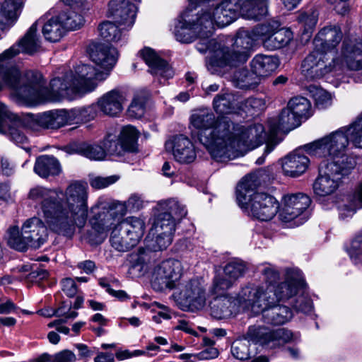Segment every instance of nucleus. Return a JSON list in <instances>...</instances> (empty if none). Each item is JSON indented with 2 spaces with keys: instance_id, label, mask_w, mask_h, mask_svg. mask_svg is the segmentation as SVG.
<instances>
[{
  "instance_id": "nucleus-20",
  "label": "nucleus",
  "mask_w": 362,
  "mask_h": 362,
  "mask_svg": "<svg viewBox=\"0 0 362 362\" xmlns=\"http://www.w3.org/2000/svg\"><path fill=\"white\" fill-rule=\"evenodd\" d=\"M110 15L120 25L131 28L135 21L137 8L129 0H111L108 4Z\"/></svg>"
},
{
  "instance_id": "nucleus-23",
  "label": "nucleus",
  "mask_w": 362,
  "mask_h": 362,
  "mask_svg": "<svg viewBox=\"0 0 362 362\" xmlns=\"http://www.w3.org/2000/svg\"><path fill=\"white\" fill-rule=\"evenodd\" d=\"M141 55L153 75L160 76L164 81L173 76L174 71L170 65L160 58L152 49H144L141 51Z\"/></svg>"
},
{
  "instance_id": "nucleus-26",
  "label": "nucleus",
  "mask_w": 362,
  "mask_h": 362,
  "mask_svg": "<svg viewBox=\"0 0 362 362\" xmlns=\"http://www.w3.org/2000/svg\"><path fill=\"white\" fill-rule=\"evenodd\" d=\"M244 308L238 302V295L236 298L229 296H218L214 297L210 303L211 314L218 319L228 317L236 310L237 307Z\"/></svg>"
},
{
  "instance_id": "nucleus-50",
  "label": "nucleus",
  "mask_w": 362,
  "mask_h": 362,
  "mask_svg": "<svg viewBox=\"0 0 362 362\" xmlns=\"http://www.w3.org/2000/svg\"><path fill=\"white\" fill-rule=\"evenodd\" d=\"M24 235H23V230L20 234L18 227H11L8 230V244L13 248L23 251L28 247H29L27 241H25Z\"/></svg>"
},
{
  "instance_id": "nucleus-60",
  "label": "nucleus",
  "mask_w": 362,
  "mask_h": 362,
  "mask_svg": "<svg viewBox=\"0 0 362 362\" xmlns=\"http://www.w3.org/2000/svg\"><path fill=\"white\" fill-rule=\"evenodd\" d=\"M62 290L69 298L74 297L77 293V286L74 279L66 278L61 282Z\"/></svg>"
},
{
  "instance_id": "nucleus-8",
  "label": "nucleus",
  "mask_w": 362,
  "mask_h": 362,
  "mask_svg": "<svg viewBox=\"0 0 362 362\" xmlns=\"http://www.w3.org/2000/svg\"><path fill=\"white\" fill-rule=\"evenodd\" d=\"M272 289V287H269L265 291H255V294L252 293L251 296L255 300L240 304L255 315L262 314L263 321L267 324L283 325L292 319L293 312L288 307L280 305L279 302L286 301L293 297L296 298L302 294V291L275 293Z\"/></svg>"
},
{
  "instance_id": "nucleus-9",
  "label": "nucleus",
  "mask_w": 362,
  "mask_h": 362,
  "mask_svg": "<svg viewBox=\"0 0 362 362\" xmlns=\"http://www.w3.org/2000/svg\"><path fill=\"white\" fill-rule=\"evenodd\" d=\"M297 337L286 328L271 329L267 327L252 325L249 327L244 338L235 340L230 348V352L238 360L245 361L250 357V341L271 348L283 346L296 340Z\"/></svg>"
},
{
  "instance_id": "nucleus-35",
  "label": "nucleus",
  "mask_w": 362,
  "mask_h": 362,
  "mask_svg": "<svg viewBox=\"0 0 362 362\" xmlns=\"http://www.w3.org/2000/svg\"><path fill=\"white\" fill-rule=\"evenodd\" d=\"M301 121L294 114L288 105L284 108L279 115L277 123L271 124L272 131L276 132L279 130L291 131L300 126Z\"/></svg>"
},
{
  "instance_id": "nucleus-39",
  "label": "nucleus",
  "mask_w": 362,
  "mask_h": 362,
  "mask_svg": "<svg viewBox=\"0 0 362 362\" xmlns=\"http://www.w3.org/2000/svg\"><path fill=\"white\" fill-rule=\"evenodd\" d=\"M288 105L301 122L303 119H308L313 115L311 103L306 98L294 97L288 101Z\"/></svg>"
},
{
  "instance_id": "nucleus-33",
  "label": "nucleus",
  "mask_w": 362,
  "mask_h": 362,
  "mask_svg": "<svg viewBox=\"0 0 362 362\" xmlns=\"http://www.w3.org/2000/svg\"><path fill=\"white\" fill-rule=\"evenodd\" d=\"M23 6V0H5L0 6V18L4 24L13 25L18 20Z\"/></svg>"
},
{
  "instance_id": "nucleus-56",
  "label": "nucleus",
  "mask_w": 362,
  "mask_h": 362,
  "mask_svg": "<svg viewBox=\"0 0 362 362\" xmlns=\"http://www.w3.org/2000/svg\"><path fill=\"white\" fill-rule=\"evenodd\" d=\"M348 252L355 264H362V240H353Z\"/></svg>"
},
{
  "instance_id": "nucleus-37",
  "label": "nucleus",
  "mask_w": 362,
  "mask_h": 362,
  "mask_svg": "<svg viewBox=\"0 0 362 362\" xmlns=\"http://www.w3.org/2000/svg\"><path fill=\"white\" fill-rule=\"evenodd\" d=\"M232 82L236 88L247 90L256 88L259 78L252 71L250 72L247 68L242 67L234 71Z\"/></svg>"
},
{
  "instance_id": "nucleus-19",
  "label": "nucleus",
  "mask_w": 362,
  "mask_h": 362,
  "mask_svg": "<svg viewBox=\"0 0 362 362\" xmlns=\"http://www.w3.org/2000/svg\"><path fill=\"white\" fill-rule=\"evenodd\" d=\"M180 298L191 310H201L206 305L204 281L195 278L186 281L180 288Z\"/></svg>"
},
{
  "instance_id": "nucleus-21",
  "label": "nucleus",
  "mask_w": 362,
  "mask_h": 362,
  "mask_svg": "<svg viewBox=\"0 0 362 362\" xmlns=\"http://www.w3.org/2000/svg\"><path fill=\"white\" fill-rule=\"evenodd\" d=\"M343 37L341 28L337 25H329L320 29L313 39L314 47L325 53L335 49Z\"/></svg>"
},
{
  "instance_id": "nucleus-31",
  "label": "nucleus",
  "mask_w": 362,
  "mask_h": 362,
  "mask_svg": "<svg viewBox=\"0 0 362 362\" xmlns=\"http://www.w3.org/2000/svg\"><path fill=\"white\" fill-rule=\"evenodd\" d=\"M250 66L255 75L259 79L274 72L279 66V60L274 56L257 54L251 61Z\"/></svg>"
},
{
  "instance_id": "nucleus-53",
  "label": "nucleus",
  "mask_w": 362,
  "mask_h": 362,
  "mask_svg": "<svg viewBox=\"0 0 362 362\" xmlns=\"http://www.w3.org/2000/svg\"><path fill=\"white\" fill-rule=\"evenodd\" d=\"M245 272V266L242 262H230L228 263L223 270V274L221 276H225L227 279H231L232 284L243 276Z\"/></svg>"
},
{
  "instance_id": "nucleus-6",
  "label": "nucleus",
  "mask_w": 362,
  "mask_h": 362,
  "mask_svg": "<svg viewBox=\"0 0 362 362\" xmlns=\"http://www.w3.org/2000/svg\"><path fill=\"white\" fill-rule=\"evenodd\" d=\"M362 148V112L349 125L303 146L310 156L329 157L327 161H339L344 165L345 160H354L345 154L349 144Z\"/></svg>"
},
{
  "instance_id": "nucleus-1",
  "label": "nucleus",
  "mask_w": 362,
  "mask_h": 362,
  "mask_svg": "<svg viewBox=\"0 0 362 362\" xmlns=\"http://www.w3.org/2000/svg\"><path fill=\"white\" fill-rule=\"evenodd\" d=\"M43 19L44 17L37 20L16 45L0 54V90L6 86L30 105L64 99L71 100L78 94L93 91L97 86V81L105 80L117 62L118 53L112 46L100 44L91 50L90 59L98 68L88 64L78 65L74 72L69 71L52 79L49 89L45 87V83L40 72L28 71L22 75L18 69L6 66L7 60L21 52L31 55L40 49L41 40L37 27Z\"/></svg>"
},
{
  "instance_id": "nucleus-22",
  "label": "nucleus",
  "mask_w": 362,
  "mask_h": 362,
  "mask_svg": "<svg viewBox=\"0 0 362 362\" xmlns=\"http://www.w3.org/2000/svg\"><path fill=\"white\" fill-rule=\"evenodd\" d=\"M22 229L24 238L30 247L39 248L47 240V229L39 218L33 217L27 220Z\"/></svg>"
},
{
  "instance_id": "nucleus-48",
  "label": "nucleus",
  "mask_w": 362,
  "mask_h": 362,
  "mask_svg": "<svg viewBox=\"0 0 362 362\" xmlns=\"http://www.w3.org/2000/svg\"><path fill=\"white\" fill-rule=\"evenodd\" d=\"M59 18L64 24L65 30H76L84 24L83 17L74 11H69L59 15Z\"/></svg>"
},
{
  "instance_id": "nucleus-59",
  "label": "nucleus",
  "mask_w": 362,
  "mask_h": 362,
  "mask_svg": "<svg viewBox=\"0 0 362 362\" xmlns=\"http://www.w3.org/2000/svg\"><path fill=\"white\" fill-rule=\"evenodd\" d=\"M71 304L66 305L64 302L56 310H54V315L57 317H64L66 320L74 319L78 315V313L71 310Z\"/></svg>"
},
{
  "instance_id": "nucleus-30",
  "label": "nucleus",
  "mask_w": 362,
  "mask_h": 362,
  "mask_svg": "<svg viewBox=\"0 0 362 362\" xmlns=\"http://www.w3.org/2000/svg\"><path fill=\"white\" fill-rule=\"evenodd\" d=\"M269 0H241V16L259 21L268 13Z\"/></svg>"
},
{
  "instance_id": "nucleus-10",
  "label": "nucleus",
  "mask_w": 362,
  "mask_h": 362,
  "mask_svg": "<svg viewBox=\"0 0 362 362\" xmlns=\"http://www.w3.org/2000/svg\"><path fill=\"white\" fill-rule=\"evenodd\" d=\"M143 202L137 195H132L124 203H109L98 201L90 208L89 223L92 229L98 234L105 233L114 222L125 215L127 209L139 210L142 207Z\"/></svg>"
},
{
  "instance_id": "nucleus-34",
  "label": "nucleus",
  "mask_w": 362,
  "mask_h": 362,
  "mask_svg": "<svg viewBox=\"0 0 362 362\" xmlns=\"http://www.w3.org/2000/svg\"><path fill=\"white\" fill-rule=\"evenodd\" d=\"M122 232L129 235L137 245L144 233L145 224L142 219L132 216L128 217L118 223Z\"/></svg>"
},
{
  "instance_id": "nucleus-28",
  "label": "nucleus",
  "mask_w": 362,
  "mask_h": 362,
  "mask_svg": "<svg viewBox=\"0 0 362 362\" xmlns=\"http://www.w3.org/2000/svg\"><path fill=\"white\" fill-rule=\"evenodd\" d=\"M49 13H47L42 16L41 18L44 17V19L40 21L39 24L44 23L42 33L45 40L52 42H56L62 39L66 33V30L59 16L49 18Z\"/></svg>"
},
{
  "instance_id": "nucleus-62",
  "label": "nucleus",
  "mask_w": 362,
  "mask_h": 362,
  "mask_svg": "<svg viewBox=\"0 0 362 362\" xmlns=\"http://www.w3.org/2000/svg\"><path fill=\"white\" fill-rule=\"evenodd\" d=\"M76 360V355L69 350H64L53 356L52 362H74Z\"/></svg>"
},
{
  "instance_id": "nucleus-63",
  "label": "nucleus",
  "mask_w": 362,
  "mask_h": 362,
  "mask_svg": "<svg viewBox=\"0 0 362 362\" xmlns=\"http://www.w3.org/2000/svg\"><path fill=\"white\" fill-rule=\"evenodd\" d=\"M329 4L334 6V9L340 15H345L348 11L349 7L346 2L349 0H327Z\"/></svg>"
},
{
  "instance_id": "nucleus-42",
  "label": "nucleus",
  "mask_w": 362,
  "mask_h": 362,
  "mask_svg": "<svg viewBox=\"0 0 362 362\" xmlns=\"http://www.w3.org/2000/svg\"><path fill=\"white\" fill-rule=\"evenodd\" d=\"M281 23L276 19H270L263 23L257 25L252 29L253 35L263 45L279 28Z\"/></svg>"
},
{
  "instance_id": "nucleus-13",
  "label": "nucleus",
  "mask_w": 362,
  "mask_h": 362,
  "mask_svg": "<svg viewBox=\"0 0 362 362\" xmlns=\"http://www.w3.org/2000/svg\"><path fill=\"white\" fill-rule=\"evenodd\" d=\"M257 40L250 32L240 29L236 33L231 47L224 45L216 52V59L219 63L225 66H235L238 63H243L247 60L250 52L252 49L255 40Z\"/></svg>"
},
{
  "instance_id": "nucleus-17",
  "label": "nucleus",
  "mask_w": 362,
  "mask_h": 362,
  "mask_svg": "<svg viewBox=\"0 0 362 362\" xmlns=\"http://www.w3.org/2000/svg\"><path fill=\"white\" fill-rule=\"evenodd\" d=\"M310 198L305 194L296 193L284 197V208L279 214L280 220L291 226H300L307 221L303 212L309 207Z\"/></svg>"
},
{
  "instance_id": "nucleus-29",
  "label": "nucleus",
  "mask_w": 362,
  "mask_h": 362,
  "mask_svg": "<svg viewBox=\"0 0 362 362\" xmlns=\"http://www.w3.org/2000/svg\"><path fill=\"white\" fill-rule=\"evenodd\" d=\"M214 32V26L212 24V28L209 33V35L199 33L197 35V38H199V42L197 43L196 47L197 49L200 53H205L207 51H209L212 53V56L211 58V64L213 66L223 67L225 64H221L219 63L218 59H216V52L221 47H224V45L221 42H218L216 39L211 38L213 33Z\"/></svg>"
},
{
  "instance_id": "nucleus-36",
  "label": "nucleus",
  "mask_w": 362,
  "mask_h": 362,
  "mask_svg": "<svg viewBox=\"0 0 362 362\" xmlns=\"http://www.w3.org/2000/svg\"><path fill=\"white\" fill-rule=\"evenodd\" d=\"M293 37V33L290 29L280 27L262 45L267 50L279 49L286 47Z\"/></svg>"
},
{
  "instance_id": "nucleus-3",
  "label": "nucleus",
  "mask_w": 362,
  "mask_h": 362,
  "mask_svg": "<svg viewBox=\"0 0 362 362\" xmlns=\"http://www.w3.org/2000/svg\"><path fill=\"white\" fill-rule=\"evenodd\" d=\"M88 187L74 181L64 192L42 186L31 188L28 197L37 204L51 230L72 237L76 228L84 227L88 216Z\"/></svg>"
},
{
  "instance_id": "nucleus-58",
  "label": "nucleus",
  "mask_w": 362,
  "mask_h": 362,
  "mask_svg": "<svg viewBox=\"0 0 362 362\" xmlns=\"http://www.w3.org/2000/svg\"><path fill=\"white\" fill-rule=\"evenodd\" d=\"M144 102L141 99L135 98L129 107L128 113L131 117L140 118L144 115Z\"/></svg>"
},
{
  "instance_id": "nucleus-24",
  "label": "nucleus",
  "mask_w": 362,
  "mask_h": 362,
  "mask_svg": "<svg viewBox=\"0 0 362 362\" xmlns=\"http://www.w3.org/2000/svg\"><path fill=\"white\" fill-rule=\"evenodd\" d=\"M173 155L175 160L182 164H189L197 158L194 144L187 136L182 134L173 139Z\"/></svg>"
},
{
  "instance_id": "nucleus-25",
  "label": "nucleus",
  "mask_w": 362,
  "mask_h": 362,
  "mask_svg": "<svg viewBox=\"0 0 362 362\" xmlns=\"http://www.w3.org/2000/svg\"><path fill=\"white\" fill-rule=\"evenodd\" d=\"M309 158L296 150L282 160V170L286 176L296 177L303 174L308 167Z\"/></svg>"
},
{
  "instance_id": "nucleus-14",
  "label": "nucleus",
  "mask_w": 362,
  "mask_h": 362,
  "mask_svg": "<svg viewBox=\"0 0 362 362\" xmlns=\"http://www.w3.org/2000/svg\"><path fill=\"white\" fill-rule=\"evenodd\" d=\"M156 209L158 211L151 229V233L173 236L176 228V219H180L187 215V209L175 199L160 201Z\"/></svg>"
},
{
  "instance_id": "nucleus-61",
  "label": "nucleus",
  "mask_w": 362,
  "mask_h": 362,
  "mask_svg": "<svg viewBox=\"0 0 362 362\" xmlns=\"http://www.w3.org/2000/svg\"><path fill=\"white\" fill-rule=\"evenodd\" d=\"M48 276L49 272L46 269L40 267H36V269H33V270L29 273L28 279L30 281L38 282L47 279Z\"/></svg>"
},
{
  "instance_id": "nucleus-47",
  "label": "nucleus",
  "mask_w": 362,
  "mask_h": 362,
  "mask_svg": "<svg viewBox=\"0 0 362 362\" xmlns=\"http://www.w3.org/2000/svg\"><path fill=\"white\" fill-rule=\"evenodd\" d=\"M318 16L317 11L314 8L303 11L298 16L297 21L303 28L304 33L311 32L315 28L318 21Z\"/></svg>"
},
{
  "instance_id": "nucleus-44",
  "label": "nucleus",
  "mask_w": 362,
  "mask_h": 362,
  "mask_svg": "<svg viewBox=\"0 0 362 362\" xmlns=\"http://www.w3.org/2000/svg\"><path fill=\"white\" fill-rule=\"evenodd\" d=\"M349 204L340 209V216L345 217L353 215L358 209L362 208V183L356 191L348 198Z\"/></svg>"
},
{
  "instance_id": "nucleus-51",
  "label": "nucleus",
  "mask_w": 362,
  "mask_h": 362,
  "mask_svg": "<svg viewBox=\"0 0 362 362\" xmlns=\"http://www.w3.org/2000/svg\"><path fill=\"white\" fill-rule=\"evenodd\" d=\"M231 279H227L221 274L216 275L213 281L210 293L214 297L218 296H228L227 291L232 286Z\"/></svg>"
},
{
  "instance_id": "nucleus-45",
  "label": "nucleus",
  "mask_w": 362,
  "mask_h": 362,
  "mask_svg": "<svg viewBox=\"0 0 362 362\" xmlns=\"http://www.w3.org/2000/svg\"><path fill=\"white\" fill-rule=\"evenodd\" d=\"M100 37L109 42H117L122 40V30L115 23L106 21L99 25Z\"/></svg>"
},
{
  "instance_id": "nucleus-43",
  "label": "nucleus",
  "mask_w": 362,
  "mask_h": 362,
  "mask_svg": "<svg viewBox=\"0 0 362 362\" xmlns=\"http://www.w3.org/2000/svg\"><path fill=\"white\" fill-rule=\"evenodd\" d=\"M118 137L127 152L137 151L139 132L134 127L127 125L122 127Z\"/></svg>"
},
{
  "instance_id": "nucleus-15",
  "label": "nucleus",
  "mask_w": 362,
  "mask_h": 362,
  "mask_svg": "<svg viewBox=\"0 0 362 362\" xmlns=\"http://www.w3.org/2000/svg\"><path fill=\"white\" fill-rule=\"evenodd\" d=\"M183 267L178 259H168L158 264L152 272V285L155 289L175 288L182 276Z\"/></svg>"
},
{
  "instance_id": "nucleus-38",
  "label": "nucleus",
  "mask_w": 362,
  "mask_h": 362,
  "mask_svg": "<svg viewBox=\"0 0 362 362\" xmlns=\"http://www.w3.org/2000/svg\"><path fill=\"white\" fill-rule=\"evenodd\" d=\"M121 227L117 224L112 230L110 242L112 247L119 252H126L136 244L129 235L122 232Z\"/></svg>"
},
{
  "instance_id": "nucleus-46",
  "label": "nucleus",
  "mask_w": 362,
  "mask_h": 362,
  "mask_svg": "<svg viewBox=\"0 0 362 362\" xmlns=\"http://www.w3.org/2000/svg\"><path fill=\"white\" fill-rule=\"evenodd\" d=\"M103 148L105 151V156L109 154L120 157L122 156L124 153L127 152L119 137L112 134H109L106 136L103 141Z\"/></svg>"
},
{
  "instance_id": "nucleus-16",
  "label": "nucleus",
  "mask_w": 362,
  "mask_h": 362,
  "mask_svg": "<svg viewBox=\"0 0 362 362\" xmlns=\"http://www.w3.org/2000/svg\"><path fill=\"white\" fill-rule=\"evenodd\" d=\"M25 125L31 131L58 129L71 125L69 110L60 109L46 111L37 115H29L24 121Z\"/></svg>"
},
{
  "instance_id": "nucleus-32",
  "label": "nucleus",
  "mask_w": 362,
  "mask_h": 362,
  "mask_svg": "<svg viewBox=\"0 0 362 362\" xmlns=\"http://www.w3.org/2000/svg\"><path fill=\"white\" fill-rule=\"evenodd\" d=\"M34 172L42 178L58 175L61 172L59 161L52 156H39L35 161Z\"/></svg>"
},
{
  "instance_id": "nucleus-55",
  "label": "nucleus",
  "mask_w": 362,
  "mask_h": 362,
  "mask_svg": "<svg viewBox=\"0 0 362 362\" xmlns=\"http://www.w3.org/2000/svg\"><path fill=\"white\" fill-rule=\"evenodd\" d=\"M119 180V177L117 175H111L107 177H95L90 181V186L96 189H100L105 188L114 183Z\"/></svg>"
},
{
  "instance_id": "nucleus-54",
  "label": "nucleus",
  "mask_w": 362,
  "mask_h": 362,
  "mask_svg": "<svg viewBox=\"0 0 362 362\" xmlns=\"http://www.w3.org/2000/svg\"><path fill=\"white\" fill-rule=\"evenodd\" d=\"M150 234H152L153 236L156 235L155 239L148 244V247L153 251L165 250L173 242V236L151 232Z\"/></svg>"
},
{
  "instance_id": "nucleus-40",
  "label": "nucleus",
  "mask_w": 362,
  "mask_h": 362,
  "mask_svg": "<svg viewBox=\"0 0 362 362\" xmlns=\"http://www.w3.org/2000/svg\"><path fill=\"white\" fill-rule=\"evenodd\" d=\"M71 124H79L89 122L97 115L96 106L94 105L75 107L69 110Z\"/></svg>"
},
{
  "instance_id": "nucleus-27",
  "label": "nucleus",
  "mask_w": 362,
  "mask_h": 362,
  "mask_svg": "<svg viewBox=\"0 0 362 362\" xmlns=\"http://www.w3.org/2000/svg\"><path fill=\"white\" fill-rule=\"evenodd\" d=\"M124 101V94L119 90L114 89L100 97L97 105L104 114L114 117L122 111Z\"/></svg>"
},
{
  "instance_id": "nucleus-5",
  "label": "nucleus",
  "mask_w": 362,
  "mask_h": 362,
  "mask_svg": "<svg viewBox=\"0 0 362 362\" xmlns=\"http://www.w3.org/2000/svg\"><path fill=\"white\" fill-rule=\"evenodd\" d=\"M327 53L313 47V50L302 63V73L309 80L318 79L327 74L334 71L337 74L346 69L358 71L362 69V41L358 39L345 38L343 41L340 55L332 59V62H325Z\"/></svg>"
},
{
  "instance_id": "nucleus-41",
  "label": "nucleus",
  "mask_w": 362,
  "mask_h": 362,
  "mask_svg": "<svg viewBox=\"0 0 362 362\" xmlns=\"http://www.w3.org/2000/svg\"><path fill=\"white\" fill-rule=\"evenodd\" d=\"M213 105L217 113L229 114L235 110L236 99L232 93H220L214 98Z\"/></svg>"
},
{
  "instance_id": "nucleus-57",
  "label": "nucleus",
  "mask_w": 362,
  "mask_h": 362,
  "mask_svg": "<svg viewBox=\"0 0 362 362\" xmlns=\"http://www.w3.org/2000/svg\"><path fill=\"white\" fill-rule=\"evenodd\" d=\"M150 257V252L145 250H140L136 255V258L134 260L132 268L139 272L146 271L148 269Z\"/></svg>"
},
{
  "instance_id": "nucleus-2",
  "label": "nucleus",
  "mask_w": 362,
  "mask_h": 362,
  "mask_svg": "<svg viewBox=\"0 0 362 362\" xmlns=\"http://www.w3.org/2000/svg\"><path fill=\"white\" fill-rule=\"evenodd\" d=\"M191 124L197 130V139L217 160L233 159L259 146L264 129L260 124H235L226 117H218L209 110L192 115Z\"/></svg>"
},
{
  "instance_id": "nucleus-4",
  "label": "nucleus",
  "mask_w": 362,
  "mask_h": 362,
  "mask_svg": "<svg viewBox=\"0 0 362 362\" xmlns=\"http://www.w3.org/2000/svg\"><path fill=\"white\" fill-rule=\"evenodd\" d=\"M262 275L263 283L261 284H248L238 293L239 303L255 300L252 293L255 291H265L266 288L272 287L275 293L277 291L301 292L292 302V307L297 313H302L305 315L311 313L313 305L311 299L305 294L306 284L302 276L300 271L296 269H286L285 281L278 283L280 278V273L276 268L269 264L263 265L260 270Z\"/></svg>"
},
{
  "instance_id": "nucleus-7",
  "label": "nucleus",
  "mask_w": 362,
  "mask_h": 362,
  "mask_svg": "<svg viewBox=\"0 0 362 362\" xmlns=\"http://www.w3.org/2000/svg\"><path fill=\"white\" fill-rule=\"evenodd\" d=\"M259 170L245 176L236 188V199L243 209H250V213L257 219L268 221L272 219L279 209V203L273 196L257 192V188L264 180Z\"/></svg>"
},
{
  "instance_id": "nucleus-52",
  "label": "nucleus",
  "mask_w": 362,
  "mask_h": 362,
  "mask_svg": "<svg viewBox=\"0 0 362 362\" xmlns=\"http://www.w3.org/2000/svg\"><path fill=\"white\" fill-rule=\"evenodd\" d=\"M310 92L319 109H325L331 105V95L325 90L317 86H310Z\"/></svg>"
},
{
  "instance_id": "nucleus-11",
  "label": "nucleus",
  "mask_w": 362,
  "mask_h": 362,
  "mask_svg": "<svg viewBox=\"0 0 362 362\" xmlns=\"http://www.w3.org/2000/svg\"><path fill=\"white\" fill-rule=\"evenodd\" d=\"M356 165L355 160H345L344 165L339 161H325L320 168L319 175L313 183V192L318 197L333 194Z\"/></svg>"
},
{
  "instance_id": "nucleus-64",
  "label": "nucleus",
  "mask_w": 362,
  "mask_h": 362,
  "mask_svg": "<svg viewBox=\"0 0 362 362\" xmlns=\"http://www.w3.org/2000/svg\"><path fill=\"white\" fill-rule=\"evenodd\" d=\"M199 358L203 360H209L216 358L218 356V351L214 346H208L202 350L199 354Z\"/></svg>"
},
{
  "instance_id": "nucleus-12",
  "label": "nucleus",
  "mask_w": 362,
  "mask_h": 362,
  "mask_svg": "<svg viewBox=\"0 0 362 362\" xmlns=\"http://www.w3.org/2000/svg\"><path fill=\"white\" fill-rule=\"evenodd\" d=\"M212 28L210 13H194L192 8H187L177 18L173 33L176 40L182 43H190L199 33L209 35Z\"/></svg>"
},
{
  "instance_id": "nucleus-18",
  "label": "nucleus",
  "mask_w": 362,
  "mask_h": 362,
  "mask_svg": "<svg viewBox=\"0 0 362 362\" xmlns=\"http://www.w3.org/2000/svg\"><path fill=\"white\" fill-rule=\"evenodd\" d=\"M23 119L16 118L6 108V107L0 103V133L7 135L8 139L17 146H21L25 150H29L28 139L23 132L22 128L27 127Z\"/></svg>"
},
{
  "instance_id": "nucleus-49",
  "label": "nucleus",
  "mask_w": 362,
  "mask_h": 362,
  "mask_svg": "<svg viewBox=\"0 0 362 362\" xmlns=\"http://www.w3.org/2000/svg\"><path fill=\"white\" fill-rule=\"evenodd\" d=\"M77 152L90 160H100L105 157V151L99 145L82 144L78 146Z\"/></svg>"
}]
</instances>
